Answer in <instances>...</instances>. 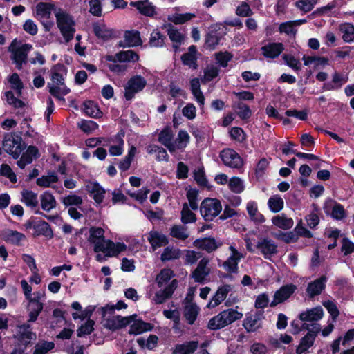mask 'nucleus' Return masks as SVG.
Returning a JSON list of instances; mask_svg holds the SVG:
<instances>
[{"label":"nucleus","instance_id":"1","mask_svg":"<svg viewBox=\"0 0 354 354\" xmlns=\"http://www.w3.org/2000/svg\"><path fill=\"white\" fill-rule=\"evenodd\" d=\"M104 230L101 227H92L89 230L88 241L93 245L95 252H102L106 257H116L127 248L124 243H114L105 239Z\"/></svg>","mask_w":354,"mask_h":354},{"label":"nucleus","instance_id":"2","mask_svg":"<svg viewBox=\"0 0 354 354\" xmlns=\"http://www.w3.org/2000/svg\"><path fill=\"white\" fill-rule=\"evenodd\" d=\"M66 73V67L61 64L54 65L50 69L51 82L48 84L49 93L59 100H64L63 96L70 92L64 84Z\"/></svg>","mask_w":354,"mask_h":354},{"label":"nucleus","instance_id":"3","mask_svg":"<svg viewBox=\"0 0 354 354\" xmlns=\"http://www.w3.org/2000/svg\"><path fill=\"white\" fill-rule=\"evenodd\" d=\"M57 26L66 42L70 41L75 32V22L73 17L66 10H55Z\"/></svg>","mask_w":354,"mask_h":354},{"label":"nucleus","instance_id":"4","mask_svg":"<svg viewBox=\"0 0 354 354\" xmlns=\"http://www.w3.org/2000/svg\"><path fill=\"white\" fill-rule=\"evenodd\" d=\"M236 308H228L220 312L218 315L211 318L207 327L210 330H218L223 328L236 320L241 319L243 314Z\"/></svg>","mask_w":354,"mask_h":354},{"label":"nucleus","instance_id":"5","mask_svg":"<svg viewBox=\"0 0 354 354\" xmlns=\"http://www.w3.org/2000/svg\"><path fill=\"white\" fill-rule=\"evenodd\" d=\"M32 49L29 44H19L17 39H14L8 47V51L12 53V59L16 64L17 68L21 69L26 62L28 53Z\"/></svg>","mask_w":354,"mask_h":354},{"label":"nucleus","instance_id":"6","mask_svg":"<svg viewBox=\"0 0 354 354\" xmlns=\"http://www.w3.org/2000/svg\"><path fill=\"white\" fill-rule=\"evenodd\" d=\"M222 205L219 200L206 198L201 203L200 212L206 221H212L222 211Z\"/></svg>","mask_w":354,"mask_h":354},{"label":"nucleus","instance_id":"7","mask_svg":"<svg viewBox=\"0 0 354 354\" xmlns=\"http://www.w3.org/2000/svg\"><path fill=\"white\" fill-rule=\"evenodd\" d=\"M45 299L44 290L36 291L30 295V298L27 299L29 306L28 322H33L37 320L39 315L43 310Z\"/></svg>","mask_w":354,"mask_h":354},{"label":"nucleus","instance_id":"8","mask_svg":"<svg viewBox=\"0 0 354 354\" xmlns=\"http://www.w3.org/2000/svg\"><path fill=\"white\" fill-rule=\"evenodd\" d=\"M228 249L230 255L221 265H218L229 273H236L239 270V263L245 257V253L238 250L234 243H232Z\"/></svg>","mask_w":354,"mask_h":354},{"label":"nucleus","instance_id":"9","mask_svg":"<svg viewBox=\"0 0 354 354\" xmlns=\"http://www.w3.org/2000/svg\"><path fill=\"white\" fill-rule=\"evenodd\" d=\"M3 148L6 153L15 158H17L24 149L21 138L15 133H8L5 136Z\"/></svg>","mask_w":354,"mask_h":354},{"label":"nucleus","instance_id":"10","mask_svg":"<svg viewBox=\"0 0 354 354\" xmlns=\"http://www.w3.org/2000/svg\"><path fill=\"white\" fill-rule=\"evenodd\" d=\"M147 85L146 80L140 75H135L127 82L124 86V97L126 100H131L134 95L142 91Z\"/></svg>","mask_w":354,"mask_h":354},{"label":"nucleus","instance_id":"11","mask_svg":"<svg viewBox=\"0 0 354 354\" xmlns=\"http://www.w3.org/2000/svg\"><path fill=\"white\" fill-rule=\"evenodd\" d=\"M220 158L223 164L230 168L239 169L243 165V160L239 154L232 149H223Z\"/></svg>","mask_w":354,"mask_h":354},{"label":"nucleus","instance_id":"12","mask_svg":"<svg viewBox=\"0 0 354 354\" xmlns=\"http://www.w3.org/2000/svg\"><path fill=\"white\" fill-rule=\"evenodd\" d=\"M54 6L48 3L40 2L37 4L35 7V16L39 19L44 25L47 30L53 26V23L44 24V21L50 18L53 10H55Z\"/></svg>","mask_w":354,"mask_h":354},{"label":"nucleus","instance_id":"13","mask_svg":"<svg viewBox=\"0 0 354 354\" xmlns=\"http://www.w3.org/2000/svg\"><path fill=\"white\" fill-rule=\"evenodd\" d=\"M133 321V316L122 317L113 315L105 320L104 326L111 330H116L127 326Z\"/></svg>","mask_w":354,"mask_h":354},{"label":"nucleus","instance_id":"14","mask_svg":"<svg viewBox=\"0 0 354 354\" xmlns=\"http://www.w3.org/2000/svg\"><path fill=\"white\" fill-rule=\"evenodd\" d=\"M297 290V286L292 283L286 284L277 290L274 295L270 306H274L287 300Z\"/></svg>","mask_w":354,"mask_h":354},{"label":"nucleus","instance_id":"15","mask_svg":"<svg viewBox=\"0 0 354 354\" xmlns=\"http://www.w3.org/2000/svg\"><path fill=\"white\" fill-rule=\"evenodd\" d=\"M232 286L229 284H223L219 286L207 305L209 308H214L219 306L227 297V295L232 291Z\"/></svg>","mask_w":354,"mask_h":354},{"label":"nucleus","instance_id":"16","mask_svg":"<svg viewBox=\"0 0 354 354\" xmlns=\"http://www.w3.org/2000/svg\"><path fill=\"white\" fill-rule=\"evenodd\" d=\"M257 248L260 250L266 259L270 258L277 254V245L275 242L270 239H263L258 241Z\"/></svg>","mask_w":354,"mask_h":354},{"label":"nucleus","instance_id":"17","mask_svg":"<svg viewBox=\"0 0 354 354\" xmlns=\"http://www.w3.org/2000/svg\"><path fill=\"white\" fill-rule=\"evenodd\" d=\"M177 280H172L164 289H161L156 292L153 301L157 304L165 302L171 297L174 290L177 288Z\"/></svg>","mask_w":354,"mask_h":354},{"label":"nucleus","instance_id":"18","mask_svg":"<svg viewBox=\"0 0 354 354\" xmlns=\"http://www.w3.org/2000/svg\"><path fill=\"white\" fill-rule=\"evenodd\" d=\"M209 263V259L207 257L202 258L200 260L196 268L192 274V277L195 281L201 283L208 276L210 272V268L208 266Z\"/></svg>","mask_w":354,"mask_h":354},{"label":"nucleus","instance_id":"19","mask_svg":"<svg viewBox=\"0 0 354 354\" xmlns=\"http://www.w3.org/2000/svg\"><path fill=\"white\" fill-rule=\"evenodd\" d=\"M138 59V55L132 50L120 51L114 55L106 56V60L112 62H136Z\"/></svg>","mask_w":354,"mask_h":354},{"label":"nucleus","instance_id":"20","mask_svg":"<svg viewBox=\"0 0 354 354\" xmlns=\"http://www.w3.org/2000/svg\"><path fill=\"white\" fill-rule=\"evenodd\" d=\"M85 189L90 194L96 203L100 204L103 202L106 190L98 183H87L85 186Z\"/></svg>","mask_w":354,"mask_h":354},{"label":"nucleus","instance_id":"21","mask_svg":"<svg viewBox=\"0 0 354 354\" xmlns=\"http://www.w3.org/2000/svg\"><path fill=\"white\" fill-rule=\"evenodd\" d=\"M347 82V77L344 75L335 71L332 75V80L324 84L322 90L324 91H337Z\"/></svg>","mask_w":354,"mask_h":354},{"label":"nucleus","instance_id":"22","mask_svg":"<svg viewBox=\"0 0 354 354\" xmlns=\"http://www.w3.org/2000/svg\"><path fill=\"white\" fill-rule=\"evenodd\" d=\"M263 316L261 313L249 315L243 321V326L248 332H253L262 326Z\"/></svg>","mask_w":354,"mask_h":354},{"label":"nucleus","instance_id":"23","mask_svg":"<svg viewBox=\"0 0 354 354\" xmlns=\"http://www.w3.org/2000/svg\"><path fill=\"white\" fill-rule=\"evenodd\" d=\"M246 211L250 221L256 224H261L266 221L264 216L259 211L256 201H250L246 204Z\"/></svg>","mask_w":354,"mask_h":354},{"label":"nucleus","instance_id":"24","mask_svg":"<svg viewBox=\"0 0 354 354\" xmlns=\"http://www.w3.org/2000/svg\"><path fill=\"white\" fill-rule=\"evenodd\" d=\"M130 6L136 8L140 13L152 17L156 14V7L148 0L131 1Z\"/></svg>","mask_w":354,"mask_h":354},{"label":"nucleus","instance_id":"25","mask_svg":"<svg viewBox=\"0 0 354 354\" xmlns=\"http://www.w3.org/2000/svg\"><path fill=\"white\" fill-rule=\"evenodd\" d=\"M174 134L170 128L163 129L158 136V141L167 148L171 153H174Z\"/></svg>","mask_w":354,"mask_h":354},{"label":"nucleus","instance_id":"26","mask_svg":"<svg viewBox=\"0 0 354 354\" xmlns=\"http://www.w3.org/2000/svg\"><path fill=\"white\" fill-rule=\"evenodd\" d=\"M283 49V45L281 43H269L261 48V51L266 57L274 59L278 57Z\"/></svg>","mask_w":354,"mask_h":354},{"label":"nucleus","instance_id":"27","mask_svg":"<svg viewBox=\"0 0 354 354\" xmlns=\"http://www.w3.org/2000/svg\"><path fill=\"white\" fill-rule=\"evenodd\" d=\"M323 315V309L321 307H315L300 313L299 319L304 322H316L321 319Z\"/></svg>","mask_w":354,"mask_h":354},{"label":"nucleus","instance_id":"28","mask_svg":"<svg viewBox=\"0 0 354 354\" xmlns=\"http://www.w3.org/2000/svg\"><path fill=\"white\" fill-rule=\"evenodd\" d=\"M124 45L121 46L135 47L142 44L140 32L137 30H127L124 35Z\"/></svg>","mask_w":354,"mask_h":354},{"label":"nucleus","instance_id":"29","mask_svg":"<svg viewBox=\"0 0 354 354\" xmlns=\"http://www.w3.org/2000/svg\"><path fill=\"white\" fill-rule=\"evenodd\" d=\"M194 245L198 248L211 252L216 250L221 244L218 243L213 238H205L196 239L194 242Z\"/></svg>","mask_w":354,"mask_h":354},{"label":"nucleus","instance_id":"30","mask_svg":"<svg viewBox=\"0 0 354 354\" xmlns=\"http://www.w3.org/2000/svg\"><path fill=\"white\" fill-rule=\"evenodd\" d=\"M148 241L154 250L168 243L167 236L156 231L150 232L148 236Z\"/></svg>","mask_w":354,"mask_h":354},{"label":"nucleus","instance_id":"31","mask_svg":"<svg viewBox=\"0 0 354 354\" xmlns=\"http://www.w3.org/2000/svg\"><path fill=\"white\" fill-rule=\"evenodd\" d=\"M326 281V277L322 276L319 279L315 280L313 282L310 283L306 289L308 295L311 297L319 295L325 287Z\"/></svg>","mask_w":354,"mask_h":354},{"label":"nucleus","instance_id":"32","mask_svg":"<svg viewBox=\"0 0 354 354\" xmlns=\"http://www.w3.org/2000/svg\"><path fill=\"white\" fill-rule=\"evenodd\" d=\"M196 53L197 50L194 46H189L188 52L183 54L181 57L183 64L188 66L189 68L196 69L198 66L196 63Z\"/></svg>","mask_w":354,"mask_h":354},{"label":"nucleus","instance_id":"33","mask_svg":"<svg viewBox=\"0 0 354 354\" xmlns=\"http://www.w3.org/2000/svg\"><path fill=\"white\" fill-rule=\"evenodd\" d=\"M272 223L274 225L283 230L290 229L294 225L293 220L288 218L283 214L273 216L272 218Z\"/></svg>","mask_w":354,"mask_h":354},{"label":"nucleus","instance_id":"34","mask_svg":"<svg viewBox=\"0 0 354 354\" xmlns=\"http://www.w3.org/2000/svg\"><path fill=\"white\" fill-rule=\"evenodd\" d=\"M21 202L27 207L35 208L39 203L37 194L32 191L25 189L21 192Z\"/></svg>","mask_w":354,"mask_h":354},{"label":"nucleus","instance_id":"35","mask_svg":"<svg viewBox=\"0 0 354 354\" xmlns=\"http://www.w3.org/2000/svg\"><path fill=\"white\" fill-rule=\"evenodd\" d=\"M189 140L190 136L189 133L185 130H180L177 138L173 142L174 146V153L177 150L184 149L189 144Z\"/></svg>","mask_w":354,"mask_h":354},{"label":"nucleus","instance_id":"36","mask_svg":"<svg viewBox=\"0 0 354 354\" xmlns=\"http://www.w3.org/2000/svg\"><path fill=\"white\" fill-rule=\"evenodd\" d=\"M199 313V308L194 303L187 301L185 306L184 315L189 324H192L196 320Z\"/></svg>","mask_w":354,"mask_h":354},{"label":"nucleus","instance_id":"37","mask_svg":"<svg viewBox=\"0 0 354 354\" xmlns=\"http://www.w3.org/2000/svg\"><path fill=\"white\" fill-rule=\"evenodd\" d=\"M167 32L170 40L174 43L173 47L176 51L179 46L183 43L185 40V36L181 32H180L176 28L172 26H169Z\"/></svg>","mask_w":354,"mask_h":354},{"label":"nucleus","instance_id":"38","mask_svg":"<svg viewBox=\"0 0 354 354\" xmlns=\"http://www.w3.org/2000/svg\"><path fill=\"white\" fill-rule=\"evenodd\" d=\"M58 176L55 173H50L46 176H42L37 179V185L42 187L58 188L54 183L58 181Z\"/></svg>","mask_w":354,"mask_h":354},{"label":"nucleus","instance_id":"39","mask_svg":"<svg viewBox=\"0 0 354 354\" xmlns=\"http://www.w3.org/2000/svg\"><path fill=\"white\" fill-rule=\"evenodd\" d=\"M315 339V335L308 333L301 340L300 344L296 349L297 354H304L309 348H310Z\"/></svg>","mask_w":354,"mask_h":354},{"label":"nucleus","instance_id":"40","mask_svg":"<svg viewBox=\"0 0 354 354\" xmlns=\"http://www.w3.org/2000/svg\"><path fill=\"white\" fill-rule=\"evenodd\" d=\"M40 200L41 208L44 211L49 212L50 210L54 209L56 206L55 198L49 192H44L40 196Z\"/></svg>","mask_w":354,"mask_h":354},{"label":"nucleus","instance_id":"41","mask_svg":"<svg viewBox=\"0 0 354 354\" xmlns=\"http://www.w3.org/2000/svg\"><path fill=\"white\" fill-rule=\"evenodd\" d=\"M174 272L169 268L162 269L156 277V282L159 288L167 286L168 282L174 277Z\"/></svg>","mask_w":354,"mask_h":354},{"label":"nucleus","instance_id":"42","mask_svg":"<svg viewBox=\"0 0 354 354\" xmlns=\"http://www.w3.org/2000/svg\"><path fill=\"white\" fill-rule=\"evenodd\" d=\"M93 28L96 36L104 39L111 38L113 34V30L103 23L94 24Z\"/></svg>","mask_w":354,"mask_h":354},{"label":"nucleus","instance_id":"43","mask_svg":"<svg viewBox=\"0 0 354 354\" xmlns=\"http://www.w3.org/2000/svg\"><path fill=\"white\" fill-rule=\"evenodd\" d=\"M269 209L273 213L279 212L284 206V201L279 195H274L268 201Z\"/></svg>","mask_w":354,"mask_h":354},{"label":"nucleus","instance_id":"44","mask_svg":"<svg viewBox=\"0 0 354 354\" xmlns=\"http://www.w3.org/2000/svg\"><path fill=\"white\" fill-rule=\"evenodd\" d=\"M47 73V68H41L39 69H35L32 71L33 80L32 84L35 88H39L44 86L45 78L44 75Z\"/></svg>","mask_w":354,"mask_h":354},{"label":"nucleus","instance_id":"45","mask_svg":"<svg viewBox=\"0 0 354 354\" xmlns=\"http://www.w3.org/2000/svg\"><path fill=\"white\" fill-rule=\"evenodd\" d=\"M137 149L135 146L131 145L127 155L124 157V158L120 162L119 169L123 171H127L129 169L132 160L136 153Z\"/></svg>","mask_w":354,"mask_h":354},{"label":"nucleus","instance_id":"46","mask_svg":"<svg viewBox=\"0 0 354 354\" xmlns=\"http://www.w3.org/2000/svg\"><path fill=\"white\" fill-rule=\"evenodd\" d=\"M198 348V342H189L183 344L177 345L174 350L175 354H192Z\"/></svg>","mask_w":354,"mask_h":354},{"label":"nucleus","instance_id":"47","mask_svg":"<svg viewBox=\"0 0 354 354\" xmlns=\"http://www.w3.org/2000/svg\"><path fill=\"white\" fill-rule=\"evenodd\" d=\"M84 113L91 118H98L102 115V111L99 109L97 105L93 101H86L84 104Z\"/></svg>","mask_w":354,"mask_h":354},{"label":"nucleus","instance_id":"48","mask_svg":"<svg viewBox=\"0 0 354 354\" xmlns=\"http://www.w3.org/2000/svg\"><path fill=\"white\" fill-rule=\"evenodd\" d=\"M232 108L235 110L236 114L243 120L248 119L252 115L249 106L243 102H238L234 103Z\"/></svg>","mask_w":354,"mask_h":354},{"label":"nucleus","instance_id":"49","mask_svg":"<svg viewBox=\"0 0 354 354\" xmlns=\"http://www.w3.org/2000/svg\"><path fill=\"white\" fill-rule=\"evenodd\" d=\"M165 37L160 32L155 29L153 30L149 37V44L151 47L160 48L162 47L165 43Z\"/></svg>","mask_w":354,"mask_h":354},{"label":"nucleus","instance_id":"50","mask_svg":"<svg viewBox=\"0 0 354 354\" xmlns=\"http://www.w3.org/2000/svg\"><path fill=\"white\" fill-rule=\"evenodd\" d=\"M152 329L150 324L144 322L142 321L135 322L131 325L129 329L130 334L138 335L146 331H149Z\"/></svg>","mask_w":354,"mask_h":354},{"label":"nucleus","instance_id":"51","mask_svg":"<svg viewBox=\"0 0 354 354\" xmlns=\"http://www.w3.org/2000/svg\"><path fill=\"white\" fill-rule=\"evenodd\" d=\"M187 203L183 205L181 210V221L184 224L195 223L196 216L194 213L192 212Z\"/></svg>","mask_w":354,"mask_h":354},{"label":"nucleus","instance_id":"52","mask_svg":"<svg viewBox=\"0 0 354 354\" xmlns=\"http://www.w3.org/2000/svg\"><path fill=\"white\" fill-rule=\"evenodd\" d=\"M170 235L178 240H185L189 236L187 227L183 225H174L170 230Z\"/></svg>","mask_w":354,"mask_h":354},{"label":"nucleus","instance_id":"53","mask_svg":"<svg viewBox=\"0 0 354 354\" xmlns=\"http://www.w3.org/2000/svg\"><path fill=\"white\" fill-rule=\"evenodd\" d=\"M186 196L188 201V206L192 210H196L198 207V191L194 188H189L187 190Z\"/></svg>","mask_w":354,"mask_h":354},{"label":"nucleus","instance_id":"54","mask_svg":"<svg viewBox=\"0 0 354 354\" xmlns=\"http://www.w3.org/2000/svg\"><path fill=\"white\" fill-rule=\"evenodd\" d=\"M30 326L29 325L24 326L21 327V329L24 328V331L21 332L19 337V341L21 346H24V348L30 343L32 339H36V335L31 331L26 330Z\"/></svg>","mask_w":354,"mask_h":354},{"label":"nucleus","instance_id":"55","mask_svg":"<svg viewBox=\"0 0 354 354\" xmlns=\"http://www.w3.org/2000/svg\"><path fill=\"white\" fill-rule=\"evenodd\" d=\"M340 30L342 33V39L346 42H351L354 40V26L346 23L340 26Z\"/></svg>","mask_w":354,"mask_h":354},{"label":"nucleus","instance_id":"56","mask_svg":"<svg viewBox=\"0 0 354 354\" xmlns=\"http://www.w3.org/2000/svg\"><path fill=\"white\" fill-rule=\"evenodd\" d=\"M33 227L37 235L42 234L46 236H51L53 235V232L49 225L44 221H39L35 223Z\"/></svg>","mask_w":354,"mask_h":354},{"label":"nucleus","instance_id":"57","mask_svg":"<svg viewBox=\"0 0 354 354\" xmlns=\"http://www.w3.org/2000/svg\"><path fill=\"white\" fill-rule=\"evenodd\" d=\"M195 17L192 13L178 14L176 13L168 16V20L175 24H182Z\"/></svg>","mask_w":354,"mask_h":354},{"label":"nucleus","instance_id":"58","mask_svg":"<svg viewBox=\"0 0 354 354\" xmlns=\"http://www.w3.org/2000/svg\"><path fill=\"white\" fill-rule=\"evenodd\" d=\"M180 250L177 248L167 247L164 249L161 254V260L162 261H171L174 259H177L180 257Z\"/></svg>","mask_w":354,"mask_h":354},{"label":"nucleus","instance_id":"59","mask_svg":"<svg viewBox=\"0 0 354 354\" xmlns=\"http://www.w3.org/2000/svg\"><path fill=\"white\" fill-rule=\"evenodd\" d=\"M4 238L7 241L14 244H19L25 239V236L17 231L8 230L4 232Z\"/></svg>","mask_w":354,"mask_h":354},{"label":"nucleus","instance_id":"60","mask_svg":"<svg viewBox=\"0 0 354 354\" xmlns=\"http://www.w3.org/2000/svg\"><path fill=\"white\" fill-rule=\"evenodd\" d=\"M124 140L120 136L115 138V143L111 145L109 149V152L111 156H120L124 151Z\"/></svg>","mask_w":354,"mask_h":354},{"label":"nucleus","instance_id":"61","mask_svg":"<svg viewBox=\"0 0 354 354\" xmlns=\"http://www.w3.org/2000/svg\"><path fill=\"white\" fill-rule=\"evenodd\" d=\"M228 186L234 193L240 194L245 189L243 181L239 177H232L229 180Z\"/></svg>","mask_w":354,"mask_h":354},{"label":"nucleus","instance_id":"62","mask_svg":"<svg viewBox=\"0 0 354 354\" xmlns=\"http://www.w3.org/2000/svg\"><path fill=\"white\" fill-rule=\"evenodd\" d=\"M219 74V69L217 66L214 65H208L204 70V75L202 79V82H207L215 77H216Z\"/></svg>","mask_w":354,"mask_h":354},{"label":"nucleus","instance_id":"63","mask_svg":"<svg viewBox=\"0 0 354 354\" xmlns=\"http://www.w3.org/2000/svg\"><path fill=\"white\" fill-rule=\"evenodd\" d=\"M78 127L86 133H91L98 128V124L92 120H82L77 123Z\"/></svg>","mask_w":354,"mask_h":354},{"label":"nucleus","instance_id":"64","mask_svg":"<svg viewBox=\"0 0 354 354\" xmlns=\"http://www.w3.org/2000/svg\"><path fill=\"white\" fill-rule=\"evenodd\" d=\"M9 83L10 84L11 88L16 91L17 97L21 96L23 84L19 76L17 73H13L9 77Z\"/></svg>","mask_w":354,"mask_h":354}]
</instances>
